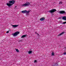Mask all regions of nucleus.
I'll use <instances>...</instances> for the list:
<instances>
[{
  "instance_id": "2",
  "label": "nucleus",
  "mask_w": 66,
  "mask_h": 66,
  "mask_svg": "<svg viewBox=\"0 0 66 66\" xmlns=\"http://www.w3.org/2000/svg\"><path fill=\"white\" fill-rule=\"evenodd\" d=\"M19 31H16L15 33L12 34V35L14 37H15V36H17L19 34Z\"/></svg>"
},
{
  "instance_id": "21",
  "label": "nucleus",
  "mask_w": 66,
  "mask_h": 66,
  "mask_svg": "<svg viewBox=\"0 0 66 66\" xmlns=\"http://www.w3.org/2000/svg\"><path fill=\"white\" fill-rule=\"evenodd\" d=\"M64 54H66V52H64Z\"/></svg>"
},
{
  "instance_id": "3",
  "label": "nucleus",
  "mask_w": 66,
  "mask_h": 66,
  "mask_svg": "<svg viewBox=\"0 0 66 66\" xmlns=\"http://www.w3.org/2000/svg\"><path fill=\"white\" fill-rule=\"evenodd\" d=\"M30 4V3L29 2H27L26 3L23 4L22 6H28Z\"/></svg>"
},
{
  "instance_id": "11",
  "label": "nucleus",
  "mask_w": 66,
  "mask_h": 66,
  "mask_svg": "<svg viewBox=\"0 0 66 66\" xmlns=\"http://www.w3.org/2000/svg\"><path fill=\"white\" fill-rule=\"evenodd\" d=\"M26 35H27L26 34V35H23L21 37V38H23L24 37H26Z\"/></svg>"
},
{
  "instance_id": "12",
  "label": "nucleus",
  "mask_w": 66,
  "mask_h": 66,
  "mask_svg": "<svg viewBox=\"0 0 66 66\" xmlns=\"http://www.w3.org/2000/svg\"><path fill=\"white\" fill-rule=\"evenodd\" d=\"M32 52L31 51H30L28 52V54H31Z\"/></svg>"
},
{
  "instance_id": "20",
  "label": "nucleus",
  "mask_w": 66,
  "mask_h": 66,
  "mask_svg": "<svg viewBox=\"0 0 66 66\" xmlns=\"http://www.w3.org/2000/svg\"><path fill=\"white\" fill-rule=\"evenodd\" d=\"M9 33V31H7V32H6V33Z\"/></svg>"
},
{
  "instance_id": "19",
  "label": "nucleus",
  "mask_w": 66,
  "mask_h": 66,
  "mask_svg": "<svg viewBox=\"0 0 66 66\" xmlns=\"http://www.w3.org/2000/svg\"><path fill=\"white\" fill-rule=\"evenodd\" d=\"M62 2H59V4H62Z\"/></svg>"
},
{
  "instance_id": "17",
  "label": "nucleus",
  "mask_w": 66,
  "mask_h": 66,
  "mask_svg": "<svg viewBox=\"0 0 66 66\" xmlns=\"http://www.w3.org/2000/svg\"><path fill=\"white\" fill-rule=\"evenodd\" d=\"M35 33H36V34H37V35H38V36H39V34H38V33H37L35 32Z\"/></svg>"
},
{
  "instance_id": "13",
  "label": "nucleus",
  "mask_w": 66,
  "mask_h": 66,
  "mask_svg": "<svg viewBox=\"0 0 66 66\" xmlns=\"http://www.w3.org/2000/svg\"><path fill=\"white\" fill-rule=\"evenodd\" d=\"M51 55L52 56H53V55H54V52H52V53Z\"/></svg>"
},
{
  "instance_id": "7",
  "label": "nucleus",
  "mask_w": 66,
  "mask_h": 66,
  "mask_svg": "<svg viewBox=\"0 0 66 66\" xmlns=\"http://www.w3.org/2000/svg\"><path fill=\"white\" fill-rule=\"evenodd\" d=\"M12 27H13V28H16V27H17L18 26V25H12Z\"/></svg>"
},
{
  "instance_id": "4",
  "label": "nucleus",
  "mask_w": 66,
  "mask_h": 66,
  "mask_svg": "<svg viewBox=\"0 0 66 66\" xmlns=\"http://www.w3.org/2000/svg\"><path fill=\"white\" fill-rule=\"evenodd\" d=\"M56 9H53L50 10H49L48 11V12L50 13H54V12H56Z\"/></svg>"
},
{
  "instance_id": "5",
  "label": "nucleus",
  "mask_w": 66,
  "mask_h": 66,
  "mask_svg": "<svg viewBox=\"0 0 66 66\" xmlns=\"http://www.w3.org/2000/svg\"><path fill=\"white\" fill-rule=\"evenodd\" d=\"M59 13L61 14H65L66 12H65V11H59Z\"/></svg>"
},
{
  "instance_id": "16",
  "label": "nucleus",
  "mask_w": 66,
  "mask_h": 66,
  "mask_svg": "<svg viewBox=\"0 0 66 66\" xmlns=\"http://www.w3.org/2000/svg\"><path fill=\"white\" fill-rule=\"evenodd\" d=\"M62 24H65V23H66V22H62Z\"/></svg>"
},
{
  "instance_id": "1",
  "label": "nucleus",
  "mask_w": 66,
  "mask_h": 66,
  "mask_svg": "<svg viewBox=\"0 0 66 66\" xmlns=\"http://www.w3.org/2000/svg\"><path fill=\"white\" fill-rule=\"evenodd\" d=\"M9 3H7L6 4V5H7V6H8L10 7H11V6L13 5V4H14L15 3V1L14 0L10 1H9Z\"/></svg>"
},
{
  "instance_id": "15",
  "label": "nucleus",
  "mask_w": 66,
  "mask_h": 66,
  "mask_svg": "<svg viewBox=\"0 0 66 66\" xmlns=\"http://www.w3.org/2000/svg\"><path fill=\"white\" fill-rule=\"evenodd\" d=\"M30 12V11H27V12H26V13H27V14H29V12Z\"/></svg>"
},
{
  "instance_id": "18",
  "label": "nucleus",
  "mask_w": 66,
  "mask_h": 66,
  "mask_svg": "<svg viewBox=\"0 0 66 66\" xmlns=\"http://www.w3.org/2000/svg\"><path fill=\"white\" fill-rule=\"evenodd\" d=\"M37 62V61L36 60H35L34 61V63H36Z\"/></svg>"
},
{
  "instance_id": "6",
  "label": "nucleus",
  "mask_w": 66,
  "mask_h": 66,
  "mask_svg": "<svg viewBox=\"0 0 66 66\" xmlns=\"http://www.w3.org/2000/svg\"><path fill=\"white\" fill-rule=\"evenodd\" d=\"M64 33V32H62L61 33H60L57 36H61V35H63V34Z\"/></svg>"
},
{
  "instance_id": "23",
  "label": "nucleus",
  "mask_w": 66,
  "mask_h": 66,
  "mask_svg": "<svg viewBox=\"0 0 66 66\" xmlns=\"http://www.w3.org/2000/svg\"><path fill=\"white\" fill-rule=\"evenodd\" d=\"M17 7V6H16L15 7V8H16V7Z\"/></svg>"
},
{
  "instance_id": "14",
  "label": "nucleus",
  "mask_w": 66,
  "mask_h": 66,
  "mask_svg": "<svg viewBox=\"0 0 66 66\" xmlns=\"http://www.w3.org/2000/svg\"><path fill=\"white\" fill-rule=\"evenodd\" d=\"M15 50H16V52H19V50H18V49H16Z\"/></svg>"
},
{
  "instance_id": "22",
  "label": "nucleus",
  "mask_w": 66,
  "mask_h": 66,
  "mask_svg": "<svg viewBox=\"0 0 66 66\" xmlns=\"http://www.w3.org/2000/svg\"><path fill=\"white\" fill-rule=\"evenodd\" d=\"M61 17H60V18H59V19H61Z\"/></svg>"
},
{
  "instance_id": "8",
  "label": "nucleus",
  "mask_w": 66,
  "mask_h": 66,
  "mask_svg": "<svg viewBox=\"0 0 66 66\" xmlns=\"http://www.w3.org/2000/svg\"><path fill=\"white\" fill-rule=\"evenodd\" d=\"M62 19L64 20H66V17L65 16H63L62 17Z\"/></svg>"
},
{
  "instance_id": "10",
  "label": "nucleus",
  "mask_w": 66,
  "mask_h": 66,
  "mask_svg": "<svg viewBox=\"0 0 66 66\" xmlns=\"http://www.w3.org/2000/svg\"><path fill=\"white\" fill-rule=\"evenodd\" d=\"M27 12V10H24L22 11V13H26Z\"/></svg>"
},
{
  "instance_id": "9",
  "label": "nucleus",
  "mask_w": 66,
  "mask_h": 66,
  "mask_svg": "<svg viewBox=\"0 0 66 66\" xmlns=\"http://www.w3.org/2000/svg\"><path fill=\"white\" fill-rule=\"evenodd\" d=\"M45 20V18H44V17L41 18L40 19V20H41V21H43V20Z\"/></svg>"
}]
</instances>
